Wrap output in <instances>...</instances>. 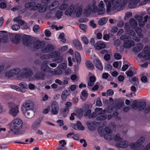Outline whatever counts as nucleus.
<instances>
[{"mask_svg": "<svg viewBox=\"0 0 150 150\" xmlns=\"http://www.w3.org/2000/svg\"><path fill=\"white\" fill-rule=\"evenodd\" d=\"M107 116L105 115H101L98 117L96 118L97 120L98 121L102 120H105Z\"/></svg>", "mask_w": 150, "mask_h": 150, "instance_id": "44", "label": "nucleus"}, {"mask_svg": "<svg viewBox=\"0 0 150 150\" xmlns=\"http://www.w3.org/2000/svg\"><path fill=\"white\" fill-rule=\"evenodd\" d=\"M148 19H149V16L148 15H146L143 18V20L140 23H139V25L140 26L143 27L144 26L145 23L147 22Z\"/></svg>", "mask_w": 150, "mask_h": 150, "instance_id": "29", "label": "nucleus"}, {"mask_svg": "<svg viewBox=\"0 0 150 150\" xmlns=\"http://www.w3.org/2000/svg\"><path fill=\"white\" fill-rule=\"evenodd\" d=\"M42 118L40 117L36 120L33 123L31 128L34 130H36L40 126V123L42 120Z\"/></svg>", "mask_w": 150, "mask_h": 150, "instance_id": "13", "label": "nucleus"}, {"mask_svg": "<svg viewBox=\"0 0 150 150\" xmlns=\"http://www.w3.org/2000/svg\"><path fill=\"white\" fill-rule=\"evenodd\" d=\"M130 3H131V6H133V8L135 7V5L139 2L141 0H131Z\"/></svg>", "mask_w": 150, "mask_h": 150, "instance_id": "45", "label": "nucleus"}, {"mask_svg": "<svg viewBox=\"0 0 150 150\" xmlns=\"http://www.w3.org/2000/svg\"><path fill=\"white\" fill-rule=\"evenodd\" d=\"M135 18L138 21L139 23H141L143 20V17L140 16L136 15L135 16Z\"/></svg>", "mask_w": 150, "mask_h": 150, "instance_id": "57", "label": "nucleus"}, {"mask_svg": "<svg viewBox=\"0 0 150 150\" xmlns=\"http://www.w3.org/2000/svg\"><path fill=\"white\" fill-rule=\"evenodd\" d=\"M140 80L143 83H146L148 81L147 78L145 76H141Z\"/></svg>", "mask_w": 150, "mask_h": 150, "instance_id": "56", "label": "nucleus"}, {"mask_svg": "<svg viewBox=\"0 0 150 150\" xmlns=\"http://www.w3.org/2000/svg\"><path fill=\"white\" fill-rule=\"evenodd\" d=\"M81 40L85 44H87L88 43V41L87 38L85 36H83L81 37Z\"/></svg>", "mask_w": 150, "mask_h": 150, "instance_id": "61", "label": "nucleus"}, {"mask_svg": "<svg viewBox=\"0 0 150 150\" xmlns=\"http://www.w3.org/2000/svg\"><path fill=\"white\" fill-rule=\"evenodd\" d=\"M59 3L57 1H54L53 2L51 5L50 6L49 8L50 9L51 8V7H57L59 5Z\"/></svg>", "mask_w": 150, "mask_h": 150, "instance_id": "47", "label": "nucleus"}, {"mask_svg": "<svg viewBox=\"0 0 150 150\" xmlns=\"http://www.w3.org/2000/svg\"><path fill=\"white\" fill-rule=\"evenodd\" d=\"M52 113L54 115H57L59 110L58 104L56 101L53 102L52 105Z\"/></svg>", "mask_w": 150, "mask_h": 150, "instance_id": "15", "label": "nucleus"}, {"mask_svg": "<svg viewBox=\"0 0 150 150\" xmlns=\"http://www.w3.org/2000/svg\"><path fill=\"white\" fill-rule=\"evenodd\" d=\"M40 58L42 59H48L50 58L49 54L42 55L41 56Z\"/></svg>", "mask_w": 150, "mask_h": 150, "instance_id": "64", "label": "nucleus"}, {"mask_svg": "<svg viewBox=\"0 0 150 150\" xmlns=\"http://www.w3.org/2000/svg\"><path fill=\"white\" fill-rule=\"evenodd\" d=\"M40 4H38L36 5V4L34 2L27 3L25 4V8L27 9H30V10H35L38 9L40 6Z\"/></svg>", "mask_w": 150, "mask_h": 150, "instance_id": "11", "label": "nucleus"}, {"mask_svg": "<svg viewBox=\"0 0 150 150\" xmlns=\"http://www.w3.org/2000/svg\"><path fill=\"white\" fill-rule=\"evenodd\" d=\"M40 4V5L38 8V11L39 12H44L46 11V9L45 6V5H43L42 6H41V4Z\"/></svg>", "mask_w": 150, "mask_h": 150, "instance_id": "41", "label": "nucleus"}, {"mask_svg": "<svg viewBox=\"0 0 150 150\" xmlns=\"http://www.w3.org/2000/svg\"><path fill=\"white\" fill-rule=\"evenodd\" d=\"M92 3V4H88L87 8L84 9L83 13L86 16L90 15L92 11L94 13L97 12V7L96 5V1L93 0Z\"/></svg>", "mask_w": 150, "mask_h": 150, "instance_id": "7", "label": "nucleus"}, {"mask_svg": "<svg viewBox=\"0 0 150 150\" xmlns=\"http://www.w3.org/2000/svg\"><path fill=\"white\" fill-rule=\"evenodd\" d=\"M23 44L27 46H30L33 42L31 38L28 35L23 37Z\"/></svg>", "mask_w": 150, "mask_h": 150, "instance_id": "18", "label": "nucleus"}, {"mask_svg": "<svg viewBox=\"0 0 150 150\" xmlns=\"http://www.w3.org/2000/svg\"><path fill=\"white\" fill-rule=\"evenodd\" d=\"M131 1V0H123L122 2L121 3L120 8H121L122 9L123 8L122 7H124V6L126 5L127 3V2H129V8H133V6H131V3H130V1Z\"/></svg>", "mask_w": 150, "mask_h": 150, "instance_id": "26", "label": "nucleus"}, {"mask_svg": "<svg viewBox=\"0 0 150 150\" xmlns=\"http://www.w3.org/2000/svg\"><path fill=\"white\" fill-rule=\"evenodd\" d=\"M145 140V138L144 137H141L137 141V142L139 144L138 145L140 146L144 142Z\"/></svg>", "mask_w": 150, "mask_h": 150, "instance_id": "42", "label": "nucleus"}, {"mask_svg": "<svg viewBox=\"0 0 150 150\" xmlns=\"http://www.w3.org/2000/svg\"><path fill=\"white\" fill-rule=\"evenodd\" d=\"M20 86L22 88L26 89L28 88L27 84L25 82H22L19 84Z\"/></svg>", "mask_w": 150, "mask_h": 150, "instance_id": "50", "label": "nucleus"}, {"mask_svg": "<svg viewBox=\"0 0 150 150\" xmlns=\"http://www.w3.org/2000/svg\"><path fill=\"white\" fill-rule=\"evenodd\" d=\"M129 23L132 28H134L137 27V24L136 21L134 18H131L129 20Z\"/></svg>", "mask_w": 150, "mask_h": 150, "instance_id": "28", "label": "nucleus"}, {"mask_svg": "<svg viewBox=\"0 0 150 150\" xmlns=\"http://www.w3.org/2000/svg\"><path fill=\"white\" fill-rule=\"evenodd\" d=\"M73 44L75 47L78 50H80L82 48L81 43L78 40H74Z\"/></svg>", "mask_w": 150, "mask_h": 150, "instance_id": "25", "label": "nucleus"}, {"mask_svg": "<svg viewBox=\"0 0 150 150\" xmlns=\"http://www.w3.org/2000/svg\"><path fill=\"white\" fill-rule=\"evenodd\" d=\"M143 52L139 53L138 57L141 58L143 56L144 58L147 60H149L150 58V51L149 50L148 46L146 45L143 50Z\"/></svg>", "mask_w": 150, "mask_h": 150, "instance_id": "8", "label": "nucleus"}, {"mask_svg": "<svg viewBox=\"0 0 150 150\" xmlns=\"http://www.w3.org/2000/svg\"><path fill=\"white\" fill-rule=\"evenodd\" d=\"M48 64V62L47 61H45L42 62L41 67V70L45 73L48 71L49 68Z\"/></svg>", "mask_w": 150, "mask_h": 150, "instance_id": "21", "label": "nucleus"}, {"mask_svg": "<svg viewBox=\"0 0 150 150\" xmlns=\"http://www.w3.org/2000/svg\"><path fill=\"white\" fill-rule=\"evenodd\" d=\"M94 47L97 50H100L105 47V45L104 42L102 41H99L94 45Z\"/></svg>", "mask_w": 150, "mask_h": 150, "instance_id": "19", "label": "nucleus"}, {"mask_svg": "<svg viewBox=\"0 0 150 150\" xmlns=\"http://www.w3.org/2000/svg\"><path fill=\"white\" fill-rule=\"evenodd\" d=\"M99 9H97L98 13V15H101L104 14L105 12V9L104 8L105 5L102 1H101L98 4Z\"/></svg>", "mask_w": 150, "mask_h": 150, "instance_id": "16", "label": "nucleus"}, {"mask_svg": "<svg viewBox=\"0 0 150 150\" xmlns=\"http://www.w3.org/2000/svg\"><path fill=\"white\" fill-rule=\"evenodd\" d=\"M86 64V67L89 69L93 70L94 68L93 65L89 61H87Z\"/></svg>", "mask_w": 150, "mask_h": 150, "instance_id": "31", "label": "nucleus"}, {"mask_svg": "<svg viewBox=\"0 0 150 150\" xmlns=\"http://www.w3.org/2000/svg\"><path fill=\"white\" fill-rule=\"evenodd\" d=\"M18 112V106H16L14 108L10 109L9 111V113L14 116H16Z\"/></svg>", "mask_w": 150, "mask_h": 150, "instance_id": "23", "label": "nucleus"}, {"mask_svg": "<svg viewBox=\"0 0 150 150\" xmlns=\"http://www.w3.org/2000/svg\"><path fill=\"white\" fill-rule=\"evenodd\" d=\"M8 106L11 108H14L16 106H18L12 102H9L8 103Z\"/></svg>", "mask_w": 150, "mask_h": 150, "instance_id": "58", "label": "nucleus"}, {"mask_svg": "<svg viewBox=\"0 0 150 150\" xmlns=\"http://www.w3.org/2000/svg\"><path fill=\"white\" fill-rule=\"evenodd\" d=\"M108 19L106 17H103L101 18L98 22V24L99 25H102L106 23Z\"/></svg>", "mask_w": 150, "mask_h": 150, "instance_id": "30", "label": "nucleus"}, {"mask_svg": "<svg viewBox=\"0 0 150 150\" xmlns=\"http://www.w3.org/2000/svg\"><path fill=\"white\" fill-rule=\"evenodd\" d=\"M52 72L53 74L55 75H59L62 73V71L59 69L52 71Z\"/></svg>", "mask_w": 150, "mask_h": 150, "instance_id": "48", "label": "nucleus"}, {"mask_svg": "<svg viewBox=\"0 0 150 150\" xmlns=\"http://www.w3.org/2000/svg\"><path fill=\"white\" fill-rule=\"evenodd\" d=\"M107 6L106 11L109 12L111 10L114 11L116 8H120L121 0H103Z\"/></svg>", "mask_w": 150, "mask_h": 150, "instance_id": "2", "label": "nucleus"}, {"mask_svg": "<svg viewBox=\"0 0 150 150\" xmlns=\"http://www.w3.org/2000/svg\"><path fill=\"white\" fill-rule=\"evenodd\" d=\"M54 49V46L52 44H49L45 46L42 49V51L43 53L50 52Z\"/></svg>", "mask_w": 150, "mask_h": 150, "instance_id": "17", "label": "nucleus"}, {"mask_svg": "<svg viewBox=\"0 0 150 150\" xmlns=\"http://www.w3.org/2000/svg\"><path fill=\"white\" fill-rule=\"evenodd\" d=\"M93 63L96 67L98 69L102 70L103 69V66L100 61L98 59H94Z\"/></svg>", "mask_w": 150, "mask_h": 150, "instance_id": "22", "label": "nucleus"}, {"mask_svg": "<svg viewBox=\"0 0 150 150\" xmlns=\"http://www.w3.org/2000/svg\"><path fill=\"white\" fill-rule=\"evenodd\" d=\"M79 26L80 28L84 31H85L86 30L87 28V27L86 25L82 24H81L79 25Z\"/></svg>", "mask_w": 150, "mask_h": 150, "instance_id": "60", "label": "nucleus"}, {"mask_svg": "<svg viewBox=\"0 0 150 150\" xmlns=\"http://www.w3.org/2000/svg\"><path fill=\"white\" fill-rule=\"evenodd\" d=\"M21 70L19 68H16L11 70L10 71L6 72L5 76L8 78L14 76L16 75L17 76L21 72Z\"/></svg>", "mask_w": 150, "mask_h": 150, "instance_id": "10", "label": "nucleus"}, {"mask_svg": "<svg viewBox=\"0 0 150 150\" xmlns=\"http://www.w3.org/2000/svg\"><path fill=\"white\" fill-rule=\"evenodd\" d=\"M76 127L77 129L81 130H83L85 129L84 127L82 125L81 122L79 121H77Z\"/></svg>", "mask_w": 150, "mask_h": 150, "instance_id": "34", "label": "nucleus"}, {"mask_svg": "<svg viewBox=\"0 0 150 150\" xmlns=\"http://www.w3.org/2000/svg\"><path fill=\"white\" fill-rule=\"evenodd\" d=\"M89 106L88 104H85V105L83 108V110H82V112H85L86 111L88 110H89Z\"/></svg>", "mask_w": 150, "mask_h": 150, "instance_id": "52", "label": "nucleus"}, {"mask_svg": "<svg viewBox=\"0 0 150 150\" xmlns=\"http://www.w3.org/2000/svg\"><path fill=\"white\" fill-rule=\"evenodd\" d=\"M70 91L69 90H64L61 95V98L63 101L66 100L67 97L70 94Z\"/></svg>", "mask_w": 150, "mask_h": 150, "instance_id": "24", "label": "nucleus"}, {"mask_svg": "<svg viewBox=\"0 0 150 150\" xmlns=\"http://www.w3.org/2000/svg\"><path fill=\"white\" fill-rule=\"evenodd\" d=\"M59 68L62 69H64L66 68L67 65L65 63H62L59 64L58 66Z\"/></svg>", "mask_w": 150, "mask_h": 150, "instance_id": "53", "label": "nucleus"}, {"mask_svg": "<svg viewBox=\"0 0 150 150\" xmlns=\"http://www.w3.org/2000/svg\"><path fill=\"white\" fill-rule=\"evenodd\" d=\"M135 31L137 33L138 36L140 38H142L143 37V35L142 34V30L141 28H137L135 29Z\"/></svg>", "mask_w": 150, "mask_h": 150, "instance_id": "33", "label": "nucleus"}, {"mask_svg": "<svg viewBox=\"0 0 150 150\" xmlns=\"http://www.w3.org/2000/svg\"><path fill=\"white\" fill-rule=\"evenodd\" d=\"M45 45L44 42L39 40L35 41L33 44L34 48L36 49H38L42 48Z\"/></svg>", "mask_w": 150, "mask_h": 150, "instance_id": "20", "label": "nucleus"}, {"mask_svg": "<svg viewBox=\"0 0 150 150\" xmlns=\"http://www.w3.org/2000/svg\"><path fill=\"white\" fill-rule=\"evenodd\" d=\"M63 15V12L61 10H58L55 13L57 18L59 19L61 18Z\"/></svg>", "mask_w": 150, "mask_h": 150, "instance_id": "43", "label": "nucleus"}, {"mask_svg": "<svg viewBox=\"0 0 150 150\" xmlns=\"http://www.w3.org/2000/svg\"><path fill=\"white\" fill-rule=\"evenodd\" d=\"M146 106V103L145 102L140 101L133 104L131 107L134 109L136 110L138 108L139 110L142 111L144 109Z\"/></svg>", "mask_w": 150, "mask_h": 150, "instance_id": "9", "label": "nucleus"}, {"mask_svg": "<svg viewBox=\"0 0 150 150\" xmlns=\"http://www.w3.org/2000/svg\"><path fill=\"white\" fill-rule=\"evenodd\" d=\"M68 7V5L66 4H63L59 7V8L62 10H65Z\"/></svg>", "mask_w": 150, "mask_h": 150, "instance_id": "54", "label": "nucleus"}, {"mask_svg": "<svg viewBox=\"0 0 150 150\" xmlns=\"http://www.w3.org/2000/svg\"><path fill=\"white\" fill-rule=\"evenodd\" d=\"M131 39L130 37L127 34H124L121 36L120 39L123 41V46L125 48H129L134 45V42L133 40H130Z\"/></svg>", "mask_w": 150, "mask_h": 150, "instance_id": "6", "label": "nucleus"}, {"mask_svg": "<svg viewBox=\"0 0 150 150\" xmlns=\"http://www.w3.org/2000/svg\"><path fill=\"white\" fill-rule=\"evenodd\" d=\"M82 8L81 6L77 7L74 5L70 6L65 12V14L67 16H71L72 13H76V16L77 17L80 16L82 13Z\"/></svg>", "mask_w": 150, "mask_h": 150, "instance_id": "5", "label": "nucleus"}, {"mask_svg": "<svg viewBox=\"0 0 150 150\" xmlns=\"http://www.w3.org/2000/svg\"><path fill=\"white\" fill-rule=\"evenodd\" d=\"M127 35L128 34L131 36H134L135 35V33L134 31L132 29H129L127 30L126 31Z\"/></svg>", "mask_w": 150, "mask_h": 150, "instance_id": "37", "label": "nucleus"}, {"mask_svg": "<svg viewBox=\"0 0 150 150\" xmlns=\"http://www.w3.org/2000/svg\"><path fill=\"white\" fill-rule=\"evenodd\" d=\"M105 131L106 133L108 134H110L112 132V130L108 126H106L105 127Z\"/></svg>", "mask_w": 150, "mask_h": 150, "instance_id": "59", "label": "nucleus"}, {"mask_svg": "<svg viewBox=\"0 0 150 150\" xmlns=\"http://www.w3.org/2000/svg\"><path fill=\"white\" fill-rule=\"evenodd\" d=\"M33 74V71L31 68L25 67L21 69V73L17 76V78L19 80L29 78Z\"/></svg>", "mask_w": 150, "mask_h": 150, "instance_id": "4", "label": "nucleus"}, {"mask_svg": "<svg viewBox=\"0 0 150 150\" xmlns=\"http://www.w3.org/2000/svg\"><path fill=\"white\" fill-rule=\"evenodd\" d=\"M46 75L45 73L41 71H37L34 75V77L36 80L44 79Z\"/></svg>", "mask_w": 150, "mask_h": 150, "instance_id": "12", "label": "nucleus"}, {"mask_svg": "<svg viewBox=\"0 0 150 150\" xmlns=\"http://www.w3.org/2000/svg\"><path fill=\"white\" fill-rule=\"evenodd\" d=\"M75 55L77 62V63L79 64L81 60L80 54L78 52H76L75 53Z\"/></svg>", "mask_w": 150, "mask_h": 150, "instance_id": "38", "label": "nucleus"}, {"mask_svg": "<svg viewBox=\"0 0 150 150\" xmlns=\"http://www.w3.org/2000/svg\"><path fill=\"white\" fill-rule=\"evenodd\" d=\"M86 124L89 129L91 131H93L94 130L95 128L94 127V125L93 124L89 122H87Z\"/></svg>", "mask_w": 150, "mask_h": 150, "instance_id": "40", "label": "nucleus"}, {"mask_svg": "<svg viewBox=\"0 0 150 150\" xmlns=\"http://www.w3.org/2000/svg\"><path fill=\"white\" fill-rule=\"evenodd\" d=\"M21 36L19 34H17L15 35L13 38V41L16 44L20 42L21 39Z\"/></svg>", "mask_w": 150, "mask_h": 150, "instance_id": "32", "label": "nucleus"}, {"mask_svg": "<svg viewBox=\"0 0 150 150\" xmlns=\"http://www.w3.org/2000/svg\"><path fill=\"white\" fill-rule=\"evenodd\" d=\"M122 140V139L120 137V134H117L114 137V140L116 142H118Z\"/></svg>", "mask_w": 150, "mask_h": 150, "instance_id": "39", "label": "nucleus"}, {"mask_svg": "<svg viewBox=\"0 0 150 150\" xmlns=\"http://www.w3.org/2000/svg\"><path fill=\"white\" fill-rule=\"evenodd\" d=\"M106 93L107 96H112L114 94V92L112 89H109L107 91Z\"/></svg>", "mask_w": 150, "mask_h": 150, "instance_id": "62", "label": "nucleus"}, {"mask_svg": "<svg viewBox=\"0 0 150 150\" xmlns=\"http://www.w3.org/2000/svg\"><path fill=\"white\" fill-rule=\"evenodd\" d=\"M124 105L123 101H119L116 103L115 106L117 109H118L121 108Z\"/></svg>", "mask_w": 150, "mask_h": 150, "instance_id": "35", "label": "nucleus"}, {"mask_svg": "<svg viewBox=\"0 0 150 150\" xmlns=\"http://www.w3.org/2000/svg\"><path fill=\"white\" fill-rule=\"evenodd\" d=\"M129 145L128 141L124 140L116 144L115 146L117 148H125L127 147Z\"/></svg>", "mask_w": 150, "mask_h": 150, "instance_id": "14", "label": "nucleus"}, {"mask_svg": "<svg viewBox=\"0 0 150 150\" xmlns=\"http://www.w3.org/2000/svg\"><path fill=\"white\" fill-rule=\"evenodd\" d=\"M22 111L28 118H32L34 115L33 103L30 100H28L23 103Z\"/></svg>", "mask_w": 150, "mask_h": 150, "instance_id": "1", "label": "nucleus"}, {"mask_svg": "<svg viewBox=\"0 0 150 150\" xmlns=\"http://www.w3.org/2000/svg\"><path fill=\"white\" fill-rule=\"evenodd\" d=\"M138 145L139 144L137 142H136L132 143L129 145L130 146L131 148L134 149L139 146V145Z\"/></svg>", "mask_w": 150, "mask_h": 150, "instance_id": "49", "label": "nucleus"}, {"mask_svg": "<svg viewBox=\"0 0 150 150\" xmlns=\"http://www.w3.org/2000/svg\"><path fill=\"white\" fill-rule=\"evenodd\" d=\"M23 123L22 121L19 118L14 119L11 124L10 130L13 132L15 134H18L20 130L22 128Z\"/></svg>", "mask_w": 150, "mask_h": 150, "instance_id": "3", "label": "nucleus"}, {"mask_svg": "<svg viewBox=\"0 0 150 150\" xmlns=\"http://www.w3.org/2000/svg\"><path fill=\"white\" fill-rule=\"evenodd\" d=\"M12 88L13 89L16 90L17 91L21 92H24L25 90H22V89L21 88H20L18 86H16L13 85V86L12 87Z\"/></svg>", "mask_w": 150, "mask_h": 150, "instance_id": "46", "label": "nucleus"}, {"mask_svg": "<svg viewBox=\"0 0 150 150\" xmlns=\"http://www.w3.org/2000/svg\"><path fill=\"white\" fill-rule=\"evenodd\" d=\"M96 80V78L94 76H90L89 77V81H88L87 84L88 86H93Z\"/></svg>", "mask_w": 150, "mask_h": 150, "instance_id": "27", "label": "nucleus"}, {"mask_svg": "<svg viewBox=\"0 0 150 150\" xmlns=\"http://www.w3.org/2000/svg\"><path fill=\"white\" fill-rule=\"evenodd\" d=\"M19 25L17 24H15L13 25L12 26V29L15 31L18 30L20 28Z\"/></svg>", "mask_w": 150, "mask_h": 150, "instance_id": "55", "label": "nucleus"}, {"mask_svg": "<svg viewBox=\"0 0 150 150\" xmlns=\"http://www.w3.org/2000/svg\"><path fill=\"white\" fill-rule=\"evenodd\" d=\"M96 105L98 106H101L102 105V104L100 98H98L97 100L96 103Z\"/></svg>", "mask_w": 150, "mask_h": 150, "instance_id": "63", "label": "nucleus"}, {"mask_svg": "<svg viewBox=\"0 0 150 150\" xmlns=\"http://www.w3.org/2000/svg\"><path fill=\"white\" fill-rule=\"evenodd\" d=\"M50 58H57L59 56L58 53L56 51H54L50 54H49Z\"/></svg>", "mask_w": 150, "mask_h": 150, "instance_id": "36", "label": "nucleus"}, {"mask_svg": "<svg viewBox=\"0 0 150 150\" xmlns=\"http://www.w3.org/2000/svg\"><path fill=\"white\" fill-rule=\"evenodd\" d=\"M63 60V57L61 56H58L56 59V61L57 63H59L62 62Z\"/></svg>", "mask_w": 150, "mask_h": 150, "instance_id": "51", "label": "nucleus"}]
</instances>
